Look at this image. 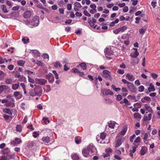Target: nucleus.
<instances>
[{"label":"nucleus","instance_id":"15","mask_svg":"<svg viewBox=\"0 0 160 160\" xmlns=\"http://www.w3.org/2000/svg\"><path fill=\"white\" fill-rule=\"evenodd\" d=\"M32 14L30 11L27 10L24 13L23 17L25 18H29L31 16Z\"/></svg>","mask_w":160,"mask_h":160},{"label":"nucleus","instance_id":"10","mask_svg":"<svg viewBox=\"0 0 160 160\" xmlns=\"http://www.w3.org/2000/svg\"><path fill=\"white\" fill-rule=\"evenodd\" d=\"M14 99H12L11 100L9 101H8L7 103L5 104L4 105L7 107H9L10 106L13 107L14 106Z\"/></svg>","mask_w":160,"mask_h":160},{"label":"nucleus","instance_id":"14","mask_svg":"<svg viewBox=\"0 0 160 160\" xmlns=\"http://www.w3.org/2000/svg\"><path fill=\"white\" fill-rule=\"evenodd\" d=\"M9 88L8 86L7 85H1L0 86V93H1L3 91L8 90Z\"/></svg>","mask_w":160,"mask_h":160},{"label":"nucleus","instance_id":"9","mask_svg":"<svg viewBox=\"0 0 160 160\" xmlns=\"http://www.w3.org/2000/svg\"><path fill=\"white\" fill-rule=\"evenodd\" d=\"M46 78L50 83H52L54 82V77L52 73H49L48 74L46 75Z\"/></svg>","mask_w":160,"mask_h":160},{"label":"nucleus","instance_id":"30","mask_svg":"<svg viewBox=\"0 0 160 160\" xmlns=\"http://www.w3.org/2000/svg\"><path fill=\"white\" fill-rule=\"evenodd\" d=\"M25 63V61L22 60H19L17 61L18 65L23 66Z\"/></svg>","mask_w":160,"mask_h":160},{"label":"nucleus","instance_id":"26","mask_svg":"<svg viewBox=\"0 0 160 160\" xmlns=\"http://www.w3.org/2000/svg\"><path fill=\"white\" fill-rule=\"evenodd\" d=\"M80 66L84 70H86L87 69V66L86 63H82L77 66L78 68Z\"/></svg>","mask_w":160,"mask_h":160},{"label":"nucleus","instance_id":"64","mask_svg":"<svg viewBox=\"0 0 160 160\" xmlns=\"http://www.w3.org/2000/svg\"><path fill=\"white\" fill-rule=\"evenodd\" d=\"M151 76L154 79H156L158 77V75L155 73H152L151 74Z\"/></svg>","mask_w":160,"mask_h":160},{"label":"nucleus","instance_id":"27","mask_svg":"<svg viewBox=\"0 0 160 160\" xmlns=\"http://www.w3.org/2000/svg\"><path fill=\"white\" fill-rule=\"evenodd\" d=\"M134 117L136 119L140 120L141 118V116L139 113H136L134 114Z\"/></svg>","mask_w":160,"mask_h":160},{"label":"nucleus","instance_id":"56","mask_svg":"<svg viewBox=\"0 0 160 160\" xmlns=\"http://www.w3.org/2000/svg\"><path fill=\"white\" fill-rule=\"evenodd\" d=\"M52 72L54 74L56 79H58V76L56 71L53 70Z\"/></svg>","mask_w":160,"mask_h":160},{"label":"nucleus","instance_id":"47","mask_svg":"<svg viewBox=\"0 0 160 160\" xmlns=\"http://www.w3.org/2000/svg\"><path fill=\"white\" fill-rule=\"evenodd\" d=\"M138 145H134V146L132 147V150L131 151H130V152H131L134 153L136 151L137 148L138 147Z\"/></svg>","mask_w":160,"mask_h":160},{"label":"nucleus","instance_id":"6","mask_svg":"<svg viewBox=\"0 0 160 160\" xmlns=\"http://www.w3.org/2000/svg\"><path fill=\"white\" fill-rule=\"evenodd\" d=\"M102 76L106 79L111 80L112 78L110 75V72L107 70H104L101 74Z\"/></svg>","mask_w":160,"mask_h":160},{"label":"nucleus","instance_id":"38","mask_svg":"<svg viewBox=\"0 0 160 160\" xmlns=\"http://www.w3.org/2000/svg\"><path fill=\"white\" fill-rule=\"evenodd\" d=\"M22 41L25 44L29 42V39L27 37L23 38Z\"/></svg>","mask_w":160,"mask_h":160},{"label":"nucleus","instance_id":"58","mask_svg":"<svg viewBox=\"0 0 160 160\" xmlns=\"http://www.w3.org/2000/svg\"><path fill=\"white\" fill-rule=\"evenodd\" d=\"M140 140V138L139 137H137L135 139L134 143H139Z\"/></svg>","mask_w":160,"mask_h":160},{"label":"nucleus","instance_id":"52","mask_svg":"<svg viewBox=\"0 0 160 160\" xmlns=\"http://www.w3.org/2000/svg\"><path fill=\"white\" fill-rule=\"evenodd\" d=\"M71 72L73 73H78L79 71H78L77 69L76 68H73L72 69L71 71Z\"/></svg>","mask_w":160,"mask_h":160},{"label":"nucleus","instance_id":"62","mask_svg":"<svg viewBox=\"0 0 160 160\" xmlns=\"http://www.w3.org/2000/svg\"><path fill=\"white\" fill-rule=\"evenodd\" d=\"M117 72L120 74H123L124 73V70L123 69H118V70Z\"/></svg>","mask_w":160,"mask_h":160},{"label":"nucleus","instance_id":"40","mask_svg":"<svg viewBox=\"0 0 160 160\" xmlns=\"http://www.w3.org/2000/svg\"><path fill=\"white\" fill-rule=\"evenodd\" d=\"M120 31L121 32H122L124 31L127 29V27L125 26H124L122 27L119 28Z\"/></svg>","mask_w":160,"mask_h":160},{"label":"nucleus","instance_id":"48","mask_svg":"<svg viewBox=\"0 0 160 160\" xmlns=\"http://www.w3.org/2000/svg\"><path fill=\"white\" fill-rule=\"evenodd\" d=\"M138 91L139 92H142L144 91V88L143 86L142 85L138 87Z\"/></svg>","mask_w":160,"mask_h":160},{"label":"nucleus","instance_id":"54","mask_svg":"<svg viewBox=\"0 0 160 160\" xmlns=\"http://www.w3.org/2000/svg\"><path fill=\"white\" fill-rule=\"evenodd\" d=\"M131 2H132V5L135 6L137 4L138 1V0H131Z\"/></svg>","mask_w":160,"mask_h":160},{"label":"nucleus","instance_id":"17","mask_svg":"<svg viewBox=\"0 0 160 160\" xmlns=\"http://www.w3.org/2000/svg\"><path fill=\"white\" fill-rule=\"evenodd\" d=\"M144 108L146 111H147L149 112L152 113L153 112V110L152 108L147 104H145Z\"/></svg>","mask_w":160,"mask_h":160},{"label":"nucleus","instance_id":"41","mask_svg":"<svg viewBox=\"0 0 160 160\" xmlns=\"http://www.w3.org/2000/svg\"><path fill=\"white\" fill-rule=\"evenodd\" d=\"M105 93L106 94L108 95H112L113 94V92L111 91L109 89L106 90L105 91Z\"/></svg>","mask_w":160,"mask_h":160},{"label":"nucleus","instance_id":"5","mask_svg":"<svg viewBox=\"0 0 160 160\" xmlns=\"http://www.w3.org/2000/svg\"><path fill=\"white\" fill-rule=\"evenodd\" d=\"M39 17L38 16H34L31 22L32 28L38 26L39 24Z\"/></svg>","mask_w":160,"mask_h":160},{"label":"nucleus","instance_id":"37","mask_svg":"<svg viewBox=\"0 0 160 160\" xmlns=\"http://www.w3.org/2000/svg\"><path fill=\"white\" fill-rule=\"evenodd\" d=\"M54 67L58 68V67H61L62 65L60 64V62L58 61H57L55 62L54 64Z\"/></svg>","mask_w":160,"mask_h":160},{"label":"nucleus","instance_id":"39","mask_svg":"<svg viewBox=\"0 0 160 160\" xmlns=\"http://www.w3.org/2000/svg\"><path fill=\"white\" fill-rule=\"evenodd\" d=\"M10 150L8 148H6L3 150V153L4 154H8L9 153Z\"/></svg>","mask_w":160,"mask_h":160},{"label":"nucleus","instance_id":"42","mask_svg":"<svg viewBox=\"0 0 160 160\" xmlns=\"http://www.w3.org/2000/svg\"><path fill=\"white\" fill-rule=\"evenodd\" d=\"M74 6L78 8H80L82 7L81 4L78 2H76L74 3Z\"/></svg>","mask_w":160,"mask_h":160},{"label":"nucleus","instance_id":"24","mask_svg":"<svg viewBox=\"0 0 160 160\" xmlns=\"http://www.w3.org/2000/svg\"><path fill=\"white\" fill-rule=\"evenodd\" d=\"M148 89L149 92H154L155 90L154 86L152 83L150 84L149 87L148 88Z\"/></svg>","mask_w":160,"mask_h":160},{"label":"nucleus","instance_id":"12","mask_svg":"<svg viewBox=\"0 0 160 160\" xmlns=\"http://www.w3.org/2000/svg\"><path fill=\"white\" fill-rule=\"evenodd\" d=\"M124 138H121L117 140L115 144V147L117 148L119 147L122 144V142L124 141Z\"/></svg>","mask_w":160,"mask_h":160},{"label":"nucleus","instance_id":"23","mask_svg":"<svg viewBox=\"0 0 160 160\" xmlns=\"http://www.w3.org/2000/svg\"><path fill=\"white\" fill-rule=\"evenodd\" d=\"M152 116V114L151 113H149L148 116H144L143 118V120L145 121L150 120Z\"/></svg>","mask_w":160,"mask_h":160},{"label":"nucleus","instance_id":"50","mask_svg":"<svg viewBox=\"0 0 160 160\" xmlns=\"http://www.w3.org/2000/svg\"><path fill=\"white\" fill-rule=\"evenodd\" d=\"M16 130L19 132H21L22 130L21 126L20 125H18L16 127Z\"/></svg>","mask_w":160,"mask_h":160},{"label":"nucleus","instance_id":"31","mask_svg":"<svg viewBox=\"0 0 160 160\" xmlns=\"http://www.w3.org/2000/svg\"><path fill=\"white\" fill-rule=\"evenodd\" d=\"M32 53L35 54V57H38L40 56V53L38 51L36 50H32Z\"/></svg>","mask_w":160,"mask_h":160},{"label":"nucleus","instance_id":"49","mask_svg":"<svg viewBox=\"0 0 160 160\" xmlns=\"http://www.w3.org/2000/svg\"><path fill=\"white\" fill-rule=\"evenodd\" d=\"M127 86L128 87L129 89H131L133 88V83L129 82L127 84Z\"/></svg>","mask_w":160,"mask_h":160},{"label":"nucleus","instance_id":"63","mask_svg":"<svg viewBox=\"0 0 160 160\" xmlns=\"http://www.w3.org/2000/svg\"><path fill=\"white\" fill-rule=\"evenodd\" d=\"M72 8V5L71 4H68L67 5V9L68 10H70Z\"/></svg>","mask_w":160,"mask_h":160},{"label":"nucleus","instance_id":"18","mask_svg":"<svg viewBox=\"0 0 160 160\" xmlns=\"http://www.w3.org/2000/svg\"><path fill=\"white\" fill-rule=\"evenodd\" d=\"M127 78L130 81H133L135 80L134 77L132 74H127L126 75Z\"/></svg>","mask_w":160,"mask_h":160},{"label":"nucleus","instance_id":"21","mask_svg":"<svg viewBox=\"0 0 160 160\" xmlns=\"http://www.w3.org/2000/svg\"><path fill=\"white\" fill-rule=\"evenodd\" d=\"M151 100L150 98L148 96H145L142 98L141 99V101L142 102L145 103L146 101H150Z\"/></svg>","mask_w":160,"mask_h":160},{"label":"nucleus","instance_id":"44","mask_svg":"<svg viewBox=\"0 0 160 160\" xmlns=\"http://www.w3.org/2000/svg\"><path fill=\"white\" fill-rule=\"evenodd\" d=\"M132 60L133 61V62L136 64L138 63L139 62L138 58L137 57L132 58Z\"/></svg>","mask_w":160,"mask_h":160},{"label":"nucleus","instance_id":"2","mask_svg":"<svg viewBox=\"0 0 160 160\" xmlns=\"http://www.w3.org/2000/svg\"><path fill=\"white\" fill-rule=\"evenodd\" d=\"M114 48L113 47H110L106 48L104 50L106 57L109 59H111V58L109 56L111 55H113L114 54V52L112 50Z\"/></svg>","mask_w":160,"mask_h":160},{"label":"nucleus","instance_id":"36","mask_svg":"<svg viewBox=\"0 0 160 160\" xmlns=\"http://www.w3.org/2000/svg\"><path fill=\"white\" fill-rule=\"evenodd\" d=\"M5 74L2 71H0V80H3L4 78Z\"/></svg>","mask_w":160,"mask_h":160},{"label":"nucleus","instance_id":"45","mask_svg":"<svg viewBox=\"0 0 160 160\" xmlns=\"http://www.w3.org/2000/svg\"><path fill=\"white\" fill-rule=\"evenodd\" d=\"M122 98V96L120 94H118L116 96V99L117 101H120L121 100Z\"/></svg>","mask_w":160,"mask_h":160},{"label":"nucleus","instance_id":"13","mask_svg":"<svg viewBox=\"0 0 160 160\" xmlns=\"http://www.w3.org/2000/svg\"><path fill=\"white\" fill-rule=\"evenodd\" d=\"M147 151V148L143 146L142 147L139 154L141 156H143L146 153Z\"/></svg>","mask_w":160,"mask_h":160},{"label":"nucleus","instance_id":"1","mask_svg":"<svg viewBox=\"0 0 160 160\" xmlns=\"http://www.w3.org/2000/svg\"><path fill=\"white\" fill-rule=\"evenodd\" d=\"M96 148L92 144L88 145L87 148L84 149L82 151L83 155L85 157H92L95 154Z\"/></svg>","mask_w":160,"mask_h":160},{"label":"nucleus","instance_id":"34","mask_svg":"<svg viewBox=\"0 0 160 160\" xmlns=\"http://www.w3.org/2000/svg\"><path fill=\"white\" fill-rule=\"evenodd\" d=\"M42 57L46 62L48 61L49 59V56L47 54H44L42 55Z\"/></svg>","mask_w":160,"mask_h":160},{"label":"nucleus","instance_id":"7","mask_svg":"<svg viewBox=\"0 0 160 160\" xmlns=\"http://www.w3.org/2000/svg\"><path fill=\"white\" fill-rule=\"evenodd\" d=\"M108 126L111 128H114L116 127L118 128V124L114 121H110L108 122Z\"/></svg>","mask_w":160,"mask_h":160},{"label":"nucleus","instance_id":"59","mask_svg":"<svg viewBox=\"0 0 160 160\" xmlns=\"http://www.w3.org/2000/svg\"><path fill=\"white\" fill-rule=\"evenodd\" d=\"M25 23L28 27L32 28V25H31V22L28 21H26L25 22Z\"/></svg>","mask_w":160,"mask_h":160},{"label":"nucleus","instance_id":"55","mask_svg":"<svg viewBox=\"0 0 160 160\" xmlns=\"http://www.w3.org/2000/svg\"><path fill=\"white\" fill-rule=\"evenodd\" d=\"M52 72L54 74L56 79H58V76L56 71L53 70Z\"/></svg>","mask_w":160,"mask_h":160},{"label":"nucleus","instance_id":"60","mask_svg":"<svg viewBox=\"0 0 160 160\" xmlns=\"http://www.w3.org/2000/svg\"><path fill=\"white\" fill-rule=\"evenodd\" d=\"M84 14L87 16L90 17L91 16V14L86 10H85L83 12Z\"/></svg>","mask_w":160,"mask_h":160},{"label":"nucleus","instance_id":"11","mask_svg":"<svg viewBox=\"0 0 160 160\" xmlns=\"http://www.w3.org/2000/svg\"><path fill=\"white\" fill-rule=\"evenodd\" d=\"M36 80L37 82L41 85H42L46 83L47 82V81L43 79H38L37 78L36 79Z\"/></svg>","mask_w":160,"mask_h":160},{"label":"nucleus","instance_id":"43","mask_svg":"<svg viewBox=\"0 0 160 160\" xmlns=\"http://www.w3.org/2000/svg\"><path fill=\"white\" fill-rule=\"evenodd\" d=\"M146 30V28H142L140 29L139 30V32L140 34L143 35L145 31Z\"/></svg>","mask_w":160,"mask_h":160},{"label":"nucleus","instance_id":"3","mask_svg":"<svg viewBox=\"0 0 160 160\" xmlns=\"http://www.w3.org/2000/svg\"><path fill=\"white\" fill-rule=\"evenodd\" d=\"M36 89V88H35L30 91L29 92L30 95L32 96H41L42 93V90L41 88H39L38 89V90L37 92Z\"/></svg>","mask_w":160,"mask_h":160},{"label":"nucleus","instance_id":"22","mask_svg":"<svg viewBox=\"0 0 160 160\" xmlns=\"http://www.w3.org/2000/svg\"><path fill=\"white\" fill-rule=\"evenodd\" d=\"M3 112L5 113H7L10 115H12V112L10 110L9 108H4L2 109Z\"/></svg>","mask_w":160,"mask_h":160},{"label":"nucleus","instance_id":"33","mask_svg":"<svg viewBox=\"0 0 160 160\" xmlns=\"http://www.w3.org/2000/svg\"><path fill=\"white\" fill-rule=\"evenodd\" d=\"M75 142L77 144L80 143L81 142V139L79 137H76L75 138Z\"/></svg>","mask_w":160,"mask_h":160},{"label":"nucleus","instance_id":"29","mask_svg":"<svg viewBox=\"0 0 160 160\" xmlns=\"http://www.w3.org/2000/svg\"><path fill=\"white\" fill-rule=\"evenodd\" d=\"M127 128H123L119 134L121 135H124L126 132Z\"/></svg>","mask_w":160,"mask_h":160},{"label":"nucleus","instance_id":"20","mask_svg":"<svg viewBox=\"0 0 160 160\" xmlns=\"http://www.w3.org/2000/svg\"><path fill=\"white\" fill-rule=\"evenodd\" d=\"M72 158L73 160H79V158L78 155L76 153H73L71 155Z\"/></svg>","mask_w":160,"mask_h":160},{"label":"nucleus","instance_id":"35","mask_svg":"<svg viewBox=\"0 0 160 160\" xmlns=\"http://www.w3.org/2000/svg\"><path fill=\"white\" fill-rule=\"evenodd\" d=\"M19 86V84H13L12 86V88L13 90H16L18 89Z\"/></svg>","mask_w":160,"mask_h":160},{"label":"nucleus","instance_id":"53","mask_svg":"<svg viewBox=\"0 0 160 160\" xmlns=\"http://www.w3.org/2000/svg\"><path fill=\"white\" fill-rule=\"evenodd\" d=\"M136 137L135 134H133L132 135L130 136L129 138V140L130 142H133V139Z\"/></svg>","mask_w":160,"mask_h":160},{"label":"nucleus","instance_id":"19","mask_svg":"<svg viewBox=\"0 0 160 160\" xmlns=\"http://www.w3.org/2000/svg\"><path fill=\"white\" fill-rule=\"evenodd\" d=\"M122 91L123 92L122 95L123 96L125 97L128 94V90L126 88H122Z\"/></svg>","mask_w":160,"mask_h":160},{"label":"nucleus","instance_id":"16","mask_svg":"<svg viewBox=\"0 0 160 160\" xmlns=\"http://www.w3.org/2000/svg\"><path fill=\"white\" fill-rule=\"evenodd\" d=\"M133 49L135 51L134 52H132L130 54V56L132 58H137L139 55V53L137 50V48H134Z\"/></svg>","mask_w":160,"mask_h":160},{"label":"nucleus","instance_id":"25","mask_svg":"<svg viewBox=\"0 0 160 160\" xmlns=\"http://www.w3.org/2000/svg\"><path fill=\"white\" fill-rule=\"evenodd\" d=\"M88 22L91 27H93V28H96L97 29H99V27H97V26L96 25L94 26L95 24L93 23V22H92V21L91 20H88Z\"/></svg>","mask_w":160,"mask_h":160},{"label":"nucleus","instance_id":"32","mask_svg":"<svg viewBox=\"0 0 160 160\" xmlns=\"http://www.w3.org/2000/svg\"><path fill=\"white\" fill-rule=\"evenodd\" d=\"M1 8L3 12L5 13H7L8 11L6 8V7L5 5H3L1 6Z\"/></svg>","mask_w":160,"mask_h":160},{"label":"nucleus","instance_id":"51","mask_svg":"<svg viewBox=\"0 0 160 160\" xmlns=\"http://www.w3.org/2000/svg\"><path fill=\"white\" fill-rule=\"evenodd\" d=\"M12 80L11 79L7 78L6 79L5 82L8 84H10L12 83Z\"/></svg>","mask_w":160,"mask_h":160},{"label":"nucleus","instance_id":"61","mask_svg":"<svg viewBox=\"0 0 160 160\" xmlns=\"http://www.w3.org/2000/svg\"><path fill=\"white\" fill-rule=\"evenodd\" d=\"M25 80V78L23 76H20V78L19 79V81L20 82L24 81Z\"/></svg>","mask_w":160,"mask_h":160},{"label":"nucleus","instance_id":"4","mask_svg":"<svg viewBox=\"0 0 160 160\" xmlns=\"http://www.w3.org/2000/svg\"><path fill=\"white\" fill-rule=\"evenodd\" d=\"M106 136V133L104 132L101 133L100 135H97L96 138L98 142L100 143H104V142H103V140L105 139Z\"/></svg>","mask_w":160,"mask_h":160},{"label":"nucleus","instance_id":"46","mask_svg":"<svg viewBox=\"0 0 160 160\" xmlns=\"http://www.w3.org/2000/svg\"><path fill=\"white\" fill-rule=\"evenodd\" d=\"M123 102H124L126 105H131V103L126 98H124L123 100Z\"/></svg>","mask_w":160,"mask_h":160},{"label":"nucleus","instance_id":"57","mask_svg":"<svg viewBox=\"0 0 160 160\" xmlns=\"http://www.w3.org/2000/svg\"><path fill=\"white\" fill-rule=\"evenodd\" d=\"M106 102L108 104H110L112 102V100L108 98H106Z\"/></svg>","mask_w":160,"mask_h":160},{"label":"nucleus","instance_id":"8","mask_svg":"<svg viewBox=\"0 0 160 160\" xmlns=\"http://www.w3.org/2000/svg\"><path fill=\"white\" fill-rule=\"evenodd\" d=\"M22 142L21 140L18 138H16L15 140H12L11 142V144L14 146L18 144H19Z\"/></svg>","mask_w":160,"mask_h":160},{"label":"nucleus","instance_id":"28","mask_svg":"<svg viewBox=\"0 0 160 160\" xmlns=\"http://www.w3.org/2000/svg\"><path fill=\"white\" fill-rule=\"evenodd\" d=\"M42 141L46 143H48L50 141L49 137L48 136L43 137L42 138Z\"/></svg>","mask_w":160,"mask_h":160}]
</instances>
